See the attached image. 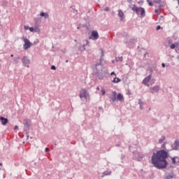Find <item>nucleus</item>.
<instances>
[{
  "mask_svg": "<svg viewBox=\"0 0 179 179\" xmlns=\"http://www.w3.org/2000/svg\"><path fill=\"white\" fill-rule=\"evenodd\" d=\"M166 142L163 143L161 145V149L156 152H153L151 157V163L154 167L158 169H164L169 165V162L166 160L169 157V150L166 148Z\"/></svg>",
  "mask_w": 179,
  "mask_h": 179,
  "instance_id": "1",
  "label": "nucleus"
},
{
  "mask_svg": "<svg viewBox=\"0 0 179 179\" xmlns=\"http://www.w3.org/2000/svg\"><path fill=\"white\" fill-rule=\"evenodd\" d=\"M104 51L103 50L101 49V58H99V62H96L95 64V68H96V72H95V76L99 79L103 80L106 76V73L103 72L102 71L97 70V66H103V62L104 61Z\"/></svg>",
  "mask_w": 179,
  "mask_h": 179,
  "instance_id": "2",
  "label": "nucleus"
},
{
  "mask_svg": "<svg viewBox=\"0 0 179 179\" xmlns=\"http://www.w3.org/2000/svg\"><path fill=\"white\" fill-rule=\"evenodd\" d=\"M130 8H131L133 11H136V13H137V15H138L140 12V14L141 15V17H145V10L142 7L138 8L136 5H133V7H130Z\"/></svg>",
  "mask_w": 179,
  "mask_h": 179,
  "instance_id": "3",
  "label": "nucleus"
},
{
  "mask_svg": "<svg viewBox=\"0 0 179 179\" xmlns=\"http://www.w3.org/2000/svg\"><path fill=\"white\" fill-rule=\"evenodd\" d=\"M22 40L24 41V44L23 45V48H24V50H28L29 48H30L33 45V43H31L29 41V40L27 39V37L23 36Z\"/></svg>",
  "mask_w": 179,
  "mask_h": 179,
  "instance_id": "4",
  "label": "nucleus"
},
{
  "mask_svg": "<svg viewBox=\"0 0 179 179\" xmlns=\"http://www.w3.org/2000/svg\"><path fill=\"white\" fill-rule=\"evenodd\" d=\"M80 97L81 99L85 98L86 99H90V94L87 92V90L85 89H83L81 90V91L80 92Z\"/></svg>",
  "mask_w": 179,
  "mask_h": 179,
  "instance_id": "5",
  "label": "nucleus"
},
{
  "mask_svg": "<svg viewBox=\"0 0 179 179\" xmlns=\"http://www.w3.org/2000/svg\"><path fill=\"white\" fill-rule=\"evenodd\" d=\"M22 62L24 66H27L30 64L31 61L27 56H24L22 59Z\"/></svg>",
  "mask_w": 179,
  "mask_h": 179,
  "instance_id": "6",
  "label": "nucleus"
},
{
  "mask_svg": "<svg viewBox=\"0 0 179 179\" xmlns=\"http://www.w3.org/2000/svg\"><path fill=\"white\" fill-rule=\"evenodd\" d=\"M172 150H179V140L176 139L174 141L173 147H172Z\"/></svg>",
  "mask_w": 179,
  "mask_h": 179,
  "instance_id": "7",
  "label": "nucleus"
},
{
  "mask_svg": "<svg viewBox=\"0 0 179 179\" xmlns=\"http://www.w3.org/2000/svg\"><path fill=\"white\" fill-rule=\"evenodd\" d=\"M153 2L159 4V9H161L164 7V5L163 4L162 0H154Z\"/></svg>",
  "mask_w": 179,
  "mask_h": 179,
  "instance_id": "8",
  "label": "nucleus"
},
{
  "mask_svg": "<svg viewBox=\"0 0 179 179\" xmlns=\"http://www.w3.org/2000/svg\"><path fill=\"white\" fill-rule=\"evenodd\" d=\"M92 36L93 37V39H94V40H97V39H99V33H98V31H93L92 32Z\"/></svg>",
  "mask_w": 179,
  "mask_h": 179,
  "instance_id": "9",
  "label": "nucleus"
},
{
  "mask_svg": "<svg viewBox=\"0 0 179 179\" xmlns=\"http://www.w3.org/2000/svg\"><path fill=\"white\" fill-rule=\"evenodd\" d=\"M159 89H160L159 86H158V85L154 86L151 89V90H152V91H151V93L154 94L155 92H159Z\"/></svg>",
  "mask_w": 179,
  "mask_h": 179,
  "instance_id": "10",
  "label": "nucleus"
},
{
  "mask_svg": "<svg viewBox=\"0 0 179 179\" xmlns=\"http://www.w3.org/2000/svg\"><path fill=\"white\" fill-rule=\"evenodd\" d=\"M0 120L1 121V124L4 126L8 122V120L4 117H1Z\"/></svg>",
  "mask_w": 179,
  "mask_h": 179,
  "instance_id": "11",
  "label": "nucleus"
},
{
  "mask_svg": "<svg viewBox=\"0 0 179 179\" xmlns=\"http://www.w3.org/2000/svg\"><path fill=\"white\" fill-rule=\"evenodd\" d=\"M112 94L113 96L110 97V101L115 102L117 100V92L115 91Z\"/></svg>",
  "mask_w": 179,
  "mask_h": 179,
  "instance_id": "12",
  "label": "nucleus"
},
{
  "mask_svg": "<svg viewBox=\"0 0 179 179\" xmlns=\"http://www.w3.org/2000/svg\"><path fill=\"white\" fill-rule=\"evenodd\" d=\"M116 99L119 101H123L124 100V96L122 94L119 93L117 96H116Z\"/></svg>",
  "mask_w": 179,
  "mask_h": 179,
  "instance_id": "13",
  "label": "nucleus"
},
{
  "mask_svg": "<svg viewBox=\"0 0 179 179\" xmlns=\"http://www.w3.org/2000/svg\"><path fill=\"white\" fill-rule=\"evenodd\" d=\"M173 178H176V175L174 173H171V175H168L164 177V179H173Z\"/></svg>",
  "mask_w": 179,
  "mask_h": 179,
  "instance_id": "14",
  "label": "nucleus"
},
{
  "mask_svg": "<svg viewBox=\"0 0 179 179\" xmlns=\"http://www.w3.org/2000/svg\"><path fill=\"white\" fill-rule=\"evenodd\" d=\"M118 16L120 17V20H122L124 18V13L122 12V10H119Z\"/></svg>",
  "mask_w": 179,
  "mask_h": 179,
  "instance_id": "15",
  "label": "nucleus"
},
{
  "mask_svg": "<svg viewBox=\"0 0 179 179\" xmlns=\"http://www.w3.org/2000/svg\"><path fill=\"white\" fill-rule=\"evenodd\" d=\"M30 124L28 122V121L26 122L24 124V131H27L29 130Z\"/></svg>",
  "mask_w": 179,
  "mask_h": 179,
  "instance_id": "16",
  "label": "nucleus"
},
{
  "mask_svg": "<svg viewBox=\"0 0 179 179\" xmlns=\"http://www.w3.org/2000/svg\"><path fill=\"white\" fill-rule=\"evenodd\" d=\"M40 15H41V17H44L45 19L49 18V15H48V13H43V12H42V13L40 14Z\"/></svg>",
  "mask_w": 179,
  "mask_h": 179,
  "instance_id": "17",
  "label": "nucleus"
},
{
  "mask_svg": "<svg viewBox=\"0 0 179 179\" xmlns=\"http://www.w3.org/2000/svg\"><path fill=\"white\" fill-rule=\"evenodd\" d=\"M138 104L140 105V110H143L144 103L141 99H138Z\"/></svg>",
  "mask_w": 179,
  "mask_h": 179,
  "instance_id": "18",
  "label": "nucleus"
},
{
  "mask_svg": "<svg viewBox=\"0 0 179 179\" xmlns=\"http://www.w3.org/2000/svg\"><path fill=\"white\" fill-rule=\"evenodd\" d=\"M79 50H80L82 52L86 50V45H83L79 47Z\"/></svg>",
  "mask_w": 179,
  "mask_h": 179,
  "instance_id": "19",
  "label": "nucleus"
},
{
  "mask_svg": "<svg viewBox=\"0 0 179 179\" xmlns=\"http://www.w3.org/2000/svg\"><path fill=\"white\" fill-rule=\"evenodd\" d=\"M121 81V79L119 78H113V80H112V83H118Z\"/></svg>",
  "mask_w": 179,
  "mask_h": 179,
  "instance_id": "20",
  "label": "nucleus"
},
{
  "mask_svg": "<svg viewBox=\"0 0 179 179\" xmlns=\"http://www.w3.org/2000/svg\"><path fill=\"white\" fill-rule=\"evenodd\" d=\"M178 157H173L171 158L172 164H178V162H176V159Z\"/></svg>",
  "mask_w": 179,
  "mask_h": 179,
  "instance_id": "21",
  "label": "nucleus"
},
{
  "mask_svg": "<svg viewBox=\"0 0 179 179\" xmlns=\"http://www.w3.org/2000/svg\"><path fill=\"white\" fill-rule=\"evenodd\" d=\"M165 136H162L161 137V138L159 139V143H162L164 142V141L165 140Z\"/></svg>",
  "mask_w": 179,
  "mask_h": 179,
  "instance_id": "22",
  "label": "nucleus"
},
{
  "mask_svg": "<svg viewBox=\"0 0 179 179\" xmlns=\"http://www.w3.org/2000/svg\"><path fill=\"white\" fill-rule=\"evenodd\" d=\"M110 174H111V171H103V173H102V175L103 176H110Z\"/></svg>",
  "mask_w": 179,
  "mask_h": 179,
  "instance_id": "23",
  "label": "nucleus"
},
{
  "mask_svg": "<svg viewBox=\"0 0 179 179\" xmlns=\"http://www.w3.org/2000/svg\"><path fill=\"white\" fill-rule=\"evenodd\" d=\"M150 82L149 79H147L146 78H144V80H143V83H144L145 85H148V83Z\"/></svg>",
  "mask_w": 179,
  "mask_h": 179,
  "instance_id": "24",
  "label": "nucleus"
},
{
  "mask_svg": "<svg viewBox=\"0 0 179 179\" xmlns=\"http://www.w3.org/2000/svg\"><path fill=\"white\" fill-rule=\"evenodd\" d=\"M20 59V57L18 56L17 57L13 58L14 62H15V64L18 63V60Z\"/></svg>",
  "mask_w": 179,
  "mask_h": 179,
  "instance_id": "25",
  "label": "nucleus"
},
{
  "mask_svg": "<svg viewBox=\"0 0 179 179\" xmlns=\"http://www.w3.org/2000/svg\"><path fill=\"white\" fill-rule=\"evenodd\" d=\"M29 31H30L31 32H34V31L37 32V30H36V29H34V27H29Z\"/></svg>",
  "mask_w": 179,
  "mask_h": 179,
  "instance_id": "26",
  "label": "nucleus"
},
{
  "mask_svg": "<svg viewBox=\"0 0 179 179\" xmlns=\"http://www.w3.org/2000/svg\"><path fill=\"white\" fill-rule=\"evenodd\" d=\"M34 22H35L36 24H38V23H39L41 22V20H40L39 18H35L34 19Z\"/></svg>",
  "mask_w": 179,
  "mask_h": 179,
  "instance_id": "27",
  "label": "nucleus"
},
{
  "mask_svg": "<svg viewBox=\"0 0 179 179\" xmlns=\"http://www.w3.org/2000/svg\"><path fill=\"white\" fill-rule=\"evenodd\" d=\"M147 1H148V5L150 6H154V4H153V3L152 1H150V0H147Z\"/></svg>",
  "mask_w": 179,
  "mask_h": 179,
  "instance_id": "28",
  "label": "nucleus"
},
{
  "mask_svg": "<svg viewBox=\"0 0 179 179\" xmlns=\"http://www.w3.org/2000/svg\"><path fill=\"white\" fill-rule=\"evenodd\" d=\"M101 93L102 96L105 95V94H106L105 90H103V89L101 90Z\"/></svg>",
  "mask_w": 179,
  "mask_h": 179,
  "instance_id": "29",
  "label": "nucleus"
},
{
  "mask_svg": "<svg viewBox=\"0 0 179 179\" xmlns=\"http://www.w3.org/2000/svg\"><path fill=\"white\" fill-rule=\"evenodd\" d=\"M127 95H129V96H130V95H131L132 94H131V91L129 89V90H127V93H126Z\"/></svg>",
  "mask_w": 179,
  "mask_h": 179,
  "instance_id": "30",
  "label": "nucleus"
},
{
  "mask_svg": "<svg viewBox=\"0 0 179 179\" xmlns=\"http://www.w3.org/2000/svg\"><path fill=\"white\" fill-rule=\"evenodd\" d=\"M159 10H160L159 8L158 9H155V13H156L157 14H159L160 13Z\"/></svg>",
  "mask_w": 179,
  "mask_h": 179,
  "instance_id": "31",
  "label": "nucleus"
},
{
  "mask_svg": "<svg viewBox=\"0 0 179 179\" xmlns=\"http://www.w3.org/2000/svg\"><path fill=\"white\" fill-rule=\"evenodd\" d=\"M176 44H171V45H170V48L171 49H174L175 48H176Z\"/></svg>",
  "mask_w": 179,
  "mask_h": 179,
  "instance_id": "32",
  "label": "nucleus"
},
{
  "mask_svg": "<svg viewBox=\"0 0 179 179\" xmlns=\"http://www.w3.org/2000/svg\"><path fill=\"white\" fill-rule=\"evenodd\" d=\"M39 43L38 40H36L34 42L33 45H37Z\"/></svg>",
  "mask_w": 179,
  "mask_h": 179,
  "instance_id": "33",
  "label": "nucleus"
},
{
  "mask_svg": "<svg viewBox=\"0 0 179 179\" xmlns=\"http://www.w3.org/2000/svg\"><path fill=\"white\" fill-rule=\"evenodd\" d=\"M50 148H46L45 149V152H50Z\"/></svg>",
  "mask_w": 179,
  "mask_h": 179,
  "instance_id": "34",
  "label": "nucleus"
},
{
  "mask_svg": "<svg viewBox=\"0 0 179 179\" xmlns=\"http://www.w3.org/2000/svg\"><path fill=\"white\" fill-rule=\"evenodd\" d=\"M24 28L25 30H28V29L29 30V28H30V27H29L28 26L25 25V26L24 27Z\"/></svg>",
  "mask_w": 179,
  "mask_h": 179,
  "instance_id": "35",
  "label": "nucleus"
},
{
  "mask_svg": "<svg viewBox=\"0 0 179 179\" xmlns=\"http://www.w3.org/2000/svg\"><path fill=\"white\" fill-rule=\"evenodd\" d=\"M56 66H54V65H52V66H51V69L52 70H56Z\"/></svg>",
  "mask_w": 179,
  "mask_h": 179,
  "instance_id": "36",
  "label": "nucleus"
},
{
  "mask_svg": "<svg viewBox=\"0 0 179 179\" xmlns=\"http://www.w3.org/2000/svg\"><path fill=\"white\" fill-rule=\"evenodd\" d=\"M161 28H162L161 26L158 25L156 27V30H159V29H161Z\"/></svg>",
  "mask_w": 179,
  "mask_h": 179,
  "instance_id": "37",
  "label": "nucleus"
},
{
  "mask_svg": "<svg viewBox=\"0 0 179 179\" xmlns=\"http://www.w3.org/2000/svg\"><path fill=\"white\" fill-rule=\"evenodd\" d=\"M151 77H152V76L150 75V76H147V78H147L148 80H150Z\"/></svg>",
  "mask_w": 179,
  "mask_h": 179,
  "instance_id": "38",
  "label": "nucleus"
},
{
  "mask_svg": "<svg viewBox=\"0 0 179 179\" xmlns=\"http://www.w3.org/2000/svg\"><path fill=\"white\" fill-rule=\"evenodd\" d=\"M176 159H178L177 162H177V165H179V157H177Z\"/></svg>",
  "mask_w": 179,
  "mask_h": 179,
  "instance_id": "39",
  "label": "nucleus"
},
{
  "mask_svg": "<svg viewBox=\"0 0 179 179\" xmlns=\"http://www.w3.org/2000/svg\"><path fill=\"white\" fill-rule=\"evenodd\" d=\"M85 41H86V44H85V45H90V42H89V41H88V40H86Z\"/></svg>",
  "mask_w": 179,
  "mask_h": 179,
  "instance_id": "40",
  "label": "nucleus"
},
{
  "mask_svg": "<svg viewBox=\"0 0 179 179\" xmlns=\"http://www.w3.org/2000/svg\"><path fill=\"white\" fill-rule=\"evenodd\" d=\"M110 8L108 7L105 8V11L108 12L109 11Z\"/></svg>",
  "mask_w": 179,
  "mask_h": 179,
  "instance_id": "41",
  "label": "nucleus"
},
{
  "mask_svg": "<svg viewBox=\"0 0 179 179\" xmlns=\"http://www.w3.org/2000/svg\"><path fill=\"white\" fill-rule=\"evenodd\" d=\"M135 39L134 38H131V39H130V42H131V43H134V42H135Z\"/></svg>",
  "mask_w": 179,
  "mask_h": 179,
  "instance_id": "42",
  "label": "nucleus"
},
{
  "mask_svg": "<svg viewBox=\"0 0 179 179\" xmlns=\"http://www.w3.org/2000/svg\"><path fill=\"white\" fill-rule=\"evenodd\" d=\"M162 68H165V67H166V64H165L164 63H162Z\"/></svg>",
  "mask_w": 179,
  "mask_h": 179,
  "instance_id": "43",
  "label": "nucleus"
},
{
  "mask_svg": "<svg viewBox=\"0 0 179 179\" xmlns=\"http://www.w3.org/2000/svg\"><path fill=\"white\" fill-rule=\"evenodd\" d=\"M119 59H120V61L122 62V60H123V57H119Z\"/></svg>",
  "mask_w": 179,
  "mask_h": 179,
  "instance_id": "44",
  "label": "nucleus"
},
{
  "mask_svg": "<svg viewBox=\"0 0 179 179\" xmlns=\"http://www.w3.org/2000/svg\"><path fill=\"white\" fill-rule=\"evenodd\" d=\"M18 128H19V127H18L17 125H16V126L15 127V130L18 129Z\"/></svg>",
  "mask_w": 179,
  "mask_h": 179,
  "instance_id": "45",
  "label": "nucleus"
},
{
  "mask_svg": "<svg viewBox=\"0 0 179 179\" xmlns=\"http://www.w3.org/2000/svg\"><path fill=\"white\" fill-rule=\"evenodd\" d=\"M132 1V0H127V2H129V3H131Z\"/></svg>",
  "mask_w": 179,
  "mask_h": 179,
  "instance_id": "46",
  "label": "nucleus"
},
{
  "mask_svg": "<svg viewBox=\"0 0 179 179\" xmlns=\"http://www.w3.org/2000/svg\"><path fill=\"white\" fill-rule=\"evenodd\" d=\"M110 75H115V73L113 71V72L110 73Z\"/></svg>",
  "mask_w": 179,
  "mask_h": 179,
  "instance_id": "47",
  "label": "nucleus"
},
{
  "mask_svg": "<svg viewBox=\"0 0 179 179\" xmlns=\"http://www.w3.org/2000/svg\"><path fill=\"white\" fill-rule=\"evenodd\" d=\"M147 55H148V53L145 52V54H144V57H145Z\"/></svg>",
  "mask_w": 179,
  "mask_h": 179,
  "instance_id": "48",
  "label": "nucleus"
},
{
  "mask_svg": "<svg viewBox=\"0 0 179 179\" xmlns=\"http://www.w3.org/2000/svg\"><path fill=\"white\" fill-rule=\"evenodd\" d=\"M99 110H103V107L102 106H99Z\"/></svg>",
  "mask_w": 179,
  "mask_h": 179,
  "instance_id": "49",
  "label": "nucleus"
},
{
  "mask_svg": "<svg viewBox=\"0 0 179 179\" xmlns=\"http://www.w3.org/2000/svg\"><path fill=\"white\" fill-rule=\"evenodd\" d=\"M96 90H100V87H96Z\"/></svg>",
  "mask_w": 179,
  "mask_h": 179,
  "instance_id": "50",
  "label": "nucleus"
},
{
  "mask_svg": "<svg viewBox=\"0 0 179 179\" xmlns=\"http://www.w3.org/2000/svg\"><path fill=\"white\" fill-rule=\"evenodd\" d=\"M177 1H178V4L179 5V0H177Z\"/></svg>",
  "mask_w": 179,
  "mask_h": 179,
  "instance_id": "51",
  "label": "nucleus"
},
{
  "mask_svg": "<svg viewBox=\"0 0 179 179\" xmlns=\"http://www.w3.org/2000/svg\"><path fill=\"white\" fill-rule=\"evenodd\" d=\"M12 57H14V55L12 54L11 55H10Z\"/></svg>",
  "mask_w": 179,
  "mask_h": 179,
  "instance_id": "52",
  "label": "nucleus"
},
{
  "mask_svg": "<svg viewBox=\"0 0 179 179\" xmlns=\"http://www.w3.org/2000/svg\"><path fill=\"white\" fill-rule=\"evenodd\" d=\"M3 165V164L2 163H0V166H2Z\"/></svg>",
  "mask_w": 179,
  "mask_h": 179,
  "instance_id": "53",
  "label": "nucleus"
},
{
  "mask_svg": "<svg viewBox=\"0 0 179 179\" xmlns=\"http://www.w3.org/2000/svg\"><path fill=\"white\" fill-rule=\"evenodd\" d=\"M66 62L68 63V62H69V60H66Z\"/></svg>",
  "mask_w": 179,
  "mask_h": 179,
  "instance_id": "54",
  "label": "nucleus"
},
{
  "mask_svg": "<svg viewBox=\"0 0 179 179\" xmlns=\"http://www.w3.org/2000/svg\"><path fill=\"white\" fill-rule=\"evenodd\" d=\"M76 13L78 12V10H76Z\"/></svg>",
  "mask_w": 179,
  "mask_h": 179,
  "instance_id": "55",
  "label": "nucleus"
},
{
  "mask_svg": "<svg viewBox=\"0 0 179 179\" xmlns=\"http://www.w3.org/2000/svg\"><path fill=\"white\" fill-rule=\"evenodd\" d=\"M178 51H179V47H178Z\"/></svg>",
  "mask_w": 179,
  "mask_h": 179,
  "instance_id": "56",
  "label": "nucleus"
},
{
  "mask_svg": "<svg viewBox=\"0 0 179 179\" xmlns=\"http://www.w3.org/2000/svg\"><path fill=\"white\" fill-rule=\"evenodd\" d=\"M1 117H0V120H1Z\"/></svg>",
  "mask_w": 179,
  "mask_h": 179,
  "instance_id": "57",
  "label": "nucleus"
}]
</instances>
